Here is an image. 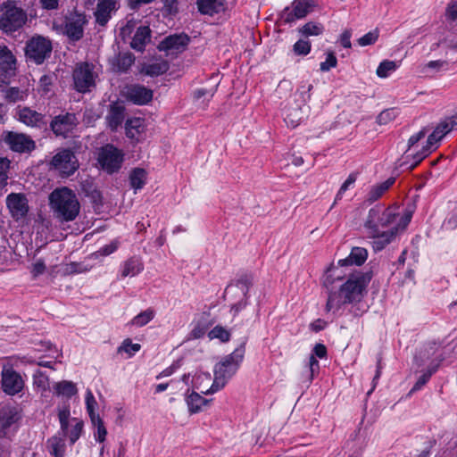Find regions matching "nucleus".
<instances>
[{
	"label": "nucleus",
	"mask_w": 457,
	"mask_h": 457,
	"mask_svg": "<svg viewBox=\"0 0 457 457\" xmlns=\"http://www.w3.org/2000/svg\"><path fill=\"white\" fill-rule=\"evenodd\" d=\"M371 278V271L350 273L338 292L329 293L326 304L327 312H336L343 304L360 303L367 294V287Z\"/></svg>",
	"instance_id": "obj_1"
},
{
	"label": "nucleus",
	"mask_w": 457,
	"mask_h": 457,
	"mask_svg": "<svg viewBox=\"0 0 457 457\" xmlns=\"http://www.w3.org/2000/svg\"><path fill=\"white\" fill-rule=\"evenodd\" d=\"M48 199L53 217L60 223L73 221L79 216L80 204L75 192L69 187L54 189Z\"/></svg>",
	"instance_id": "obj_2"
},
{
	"label": "nucleus",
	"mask_w": 457,
	"mask_h": 457,
	"mask_svg": "<svg viewBox=\"0 0 457 457\" xmlns=\"http://www.w3.org/2000/svg\"><path fill=\"white\" fill-rule=\"evenodd\" d=\"M246 342L247 337H245L237 348L215 365L213 383L207 393L212 394L220 390L236 374L244 360Z\"/></svg>",
	"instance_id": "obj_3"
},
{
	"label": "nucleus",
	"mask_w": 457,
	"mask_h": 457,
	"mask_svg": "<svg viewBox=\"0 0 457 457\" xmlns=\"http://www.w3.org/2000/svg\"><path fill=\"white\" fill-rule=\"evenodd\" d=\"M28 21L27 12L15 1L8 0L0 5V30L12 35L21 29Z\"/></svg>",
	"instance_id": "obj_4"
},
{
	"label": "nucleus",
	"mask_w": 457,
	"mask_h": 457,
	"mask_svg": "<svg viewBox=\"0 0 457 457\" xmlns=\"http://www.w3.org/2000/svg\"><path fill=\"white\" fill-rule=\"evenodd\" d=\"M397 217L395 209L393 207L384 209L381 206H375L370 209L364 222L367 235H377L378 230L394 225Z\"/></svg>",
	"instance_id": "obj_5"
},
{
	"label": "nucleus",
	"mask_w": 457,
	"mask_h": 457,
	"mask_svg": "<svg viewBox=\"0 0 457 457\" xmlns=\"http://www.w3.org/2000/svg\"><path fill=\"white\" fill-rule=\"evenodd\" d=\"M53 50L51 40L43 36H33L26 42L25 56L27 60L36 64H42Z\"/></svg>",
	"instance_id": "obj_6"
},
{
	"label": "nucleus",
	"mask_w": 457,
	"mask_h": 457,
	"mask_svg": "<svg viewBox=\"0 0 457 457\" xmlns=\"http://www.w3.org/2000/svg\"><path fill=\"white\" fill-rule=\"evenodd\" d=\"M87 23L84 12L77 10L70 12L64 18L63 34L73 42L80 40L84 36V27Z\"/></svg>",
	"instance_id": "obj_7"
},
{
	"label": "nucleus",
	"mask_w": 457,
	"mask_h": 457,
	"mask_svg": "<svg viewBox=\"0 0 457 457\" xmlns=\"http://www.w3.org/2000/svg\"><path fill=\"white\" fill-rule=\"evenodd\" d=\"M97 162L104 170L112 174L121 167L123 154L114 145L107 144L100 149Z\"/></svg>",
	"instance_id": "obj_8"
},
{
	"label": "nucleus",
	"mask_w": 457,
	"mask_h": 457,
	"mask_svg": "<svg viewBox=\"0 0 457 457\" xmlns=\"http://www.w3.org/2000/svg\"><path fill=\"white\" fill-rule=\"evenodd\" d=\"M51 165L62 176L69 177L78 170L79 162L71 149H62L52 158Z\"/></svg>",
	"instance_id": "obj_9"
},
{
	"label": "nucleus",
	"mask_w": 457,
	"mask_h": 457,
	"mask_svg": "<svg viewBox=\"0 0 457 457\" xmlns=\"http://www.w3.org/2000/svg\"><path fill=\"white\" fill-rule=\"evenodd\" d=\"M74 87L79 93H86L95 87L93 66L88 62H82L73 71Z\"/></svg>",
	"instance_id": "obj_10"
},
{
	"label": "nucleus",
	"mask_w": 457,
	"mask_h": 457,
	"mask_svg": "<svg viewBox=\"0 0 457 457\" xmlns=\"http://www.w3.org/2000/svg\"><path fill=\"white\" fill-rule=\"evenodd\" d=\"M17 70V60L12 51L4 45H0V87L8 84Z\"/></svg>",
	"instance_id": "obj_11"
},
{
	"label": "nucleus",
	"mask_w": 457,
	"mask_h": 457,
	"mask_svg": "<svg viewBox=\"0 0 457 457\" xmlns=\"http://www.w3.org/2000/svg\"><path fill=\"white\" fill-rule=\"evenodd\" d=\"M314 4L309 0H294L290 7H286L281 14L280 20L284 23H292L296 20L304 18L312 11Z\"/></svg>",
	"instance_id": "obj_12"
},
{
	"label": "nucleus",
	"mask_w": 457,
	"mask_h": 457,
	"mask_svg": "<svg viewBox=\"0 0 457 457\" xmlns=\"http://www.w3.org/2000/svg\"><path fill=\"white\" fill-rule=\"evenodd\" d=\"M4 142L12 151L20 154L30 153L36 148L35 141L23 133L9 131L4 136Z\"/></svg>",
	"instance_id": "obj_13"
},
{
	"label": "nucleus",
	"mask_w": 457,
	"mask_h": 457,
	"mask_svg": "<svg viewBox=\"0 0 457 457\" xmlns=\"http://www.w3.org/2000/svg\"><path fill=\"white\" fill-rule=\"evenodd\" d=\"M6 205L16 221L24 219L29 211V201L22 193L9 194L6 197Z\"/></svg>",
	"instance_id": "obj_14"
},
{
	"label": "nucleus",
	"mask_w": 457,
	"mask_h": 457,
	"mask_svg": "<svg viewBox=\"0 0 457 457\" xmlns=\"http://www.w3.org/2000/svg\"><path fill=\"white\" fill-rule=\"evenodd\" d=\"M77 118L74 113L66 112L55 116L50 122V128L57 137H67L68 135L76 128Z\"/></svg>",
	"instance_id": "obj_15"
},
{
	"label": "nucleus",
	"mask_w": 457,
	"mask_h": 457,
	"mask_svg": "<svg viewBox=\"0 0 457 457\" xmlns=\"http://www.w3.org/2000/svg\"><path fill=\"white\" fill-rule=\"evenodd\" d=\"M1 377L2 389L6 395H15L23 389L24 381L12 368L4 369Z\"/></svg>",
	"instance_id": "obj_16"
},
{
	"label": "nucleus",
	"mask_w": 457,
	"mask_h": 457,
	"mask_svg": "<svg viewBox=\"0 0 457 457\" xmlns=\"http://www.w3.org/2000/svg\"><path fill=\"white\" fill-rule=\"evenodd\" d=\"M120 4L119 0H97L96 8L94 12L96 23L105 27L112 18V13L119 10Z\"/></svg>",
	"instance_id": "obj_17"
},
{
	"label": "nucleus",
	"mask_w": 457,
	"mask_h": 457,
	"mask_svg": "<svg viewBox=\"0 0 457 457\" xmlns=\"http://www.w3.org/2000/svg\"><path fill=\"white\" fill-rule=\"evenodd\" d=\"M17 116L21 122L29 127L44 129L47 125L46 116L29 107L18 106Z\"/></svg>",
	"instance_id": "obj_18"
},
{
	"label": "nucleus",
	"mask_w": 457,
	"mask_h": 457,
	"mask_svg": "<svg viewBox=\"0 0 457 457\" xmlns=\"http://www.w3.org/2000/svg\"><path fill=\"white\" fill-rule=\"evenodd\" d=\"M125 96L134 104L145 105L153 100L154 92L143 85L133 84L127 87Z\"/></svg>",
	"instance_id": "obj_19"
},
{
	"label": "nucleus",
	"mask_w": 457,
	"mask_h": 457,
	"mask_svg": "<svg viewBox=\"0 0 457 457\" xmlns=\"http://www.w3.org/2000/svg\"><path fill=\"white\" fill-rule=\"evenodd\" d=\"M457 126V113L441 120L428 137V143L438 146L439 141Z\"/></svg>",
	"instance_id": "obj_20"
},
{
	"label": "nucleus",
	"mask_w": 457,
	"mask_h": 457,
	"mask_svg": "<svg viewBox=\"0 0 457 457\" xmlns=\"http://www.w3.org/2000/svg\"><path fill=\"white\" fill-rule=\"evenodd\" d=\"M68 430H59L46 441V449L54 457H64Z\"/></svg>",
	"instance_id": "obj_21"
},
{
	"label": "nucleus",
	"mask_w": 457,
	"mask_h": 457,
	"mask_svg": "<svg viewBox=\"0 0 457 457\" xmlns=\"http://www.w3.org/2000/svg\"><path fill=\"white\" fill-rule=\"evenodd\" d=\"M125 106L121 102H112L109 105L108 113L105 117L107 124L112 130H116L124 121Z\"/></svg>",
	"instance_id": "obj_22"
},
{
	"label": "nucleus",
	"mask_w": 457,
	"mask_h": 457,
	"mask_svg": "<svg viewBox=\"0 0 457 457\" xmlns=\"http://www.w3.org/2000/svg\"><path fill=\"white\" fill-rule=\"evenodd\" d=\"M112 71L126 73L135 62V56L130 52H120L110 59Z\"/></svg>",
	"instance_id": "obj_23"
},
{
	"label": "nucleus",
	"mask_w": 457,
	"mask_h": 457,
	"mask_svg": "<svg viewBox=\"0 0 457 457\" xmlns=\"http://www.w3.org/2000/svg\"><path fill=\"white\" fill-rule=\"evenodd\" d=\"M312 352L313 353L309 357V361L307 363V377L305 382H307L308 385L313 380L314 373L320 370V364L316 356L320 359L327 356V348L322 344H316Z\"/></svg>",
	"instance_id": "obj_24"
},
{
	"label": "nucleus",
	"mask_w": 457,
	"mask_h": 457,
	"mask_svg": "<svg viewBox=\"0 0 457 457\" xmlns=\"http://www.w3.org/2000/svg\"><path fill=\"white\" fill-rule=\"evenodd\" d=\"M253 285V277L250 274L244 273L240 275L235 282H231L226 287L225 293L233 295H237V293L241 295V296H249V289Z\"/></svg>",
	"instance_id": "obj_25"
},
{
	"label": "nucleus",
	"mask_w": 457,
	"mask_h": 457,
	"mask_svg": "<svg viewBox=\"0 0 457 457\" xmlns=\"http://www.w3.org/2000/svg\"><path fill=\"white\" fill-rule=\"evenodd\" d=\"M436 149V145H429L427 141L420 151L411 155L407 154L405 156L406 160L401 162L399 167L411 170Z\"/></svg>",
	"instance_id": "obj_26"
},
{
	"label": "nucleus",
	"mask_w": 457,
	"mask_h": 457,
	"mask_svg": "<svg viewBox=\"0 0 457 457\" xmlns=\"http://www.w3.org/2000/svg\"><path fill=\"white\" fill-rule=\"evenodd\" d=\"M190 38L187 34H175L165 37L161 43L162 50H176L182 52L189 44Z\"/></svg>",
	"instance_id": "obj_27"
},
{
	"label": "nucleus",
	"mask_w": 457,
	"mask_h": 457,
	"mask_svg": "<svg viewBox=\"0 0 457 457\" xmlns=\"http://www.w3.org/2000/svg\"><path fill=\"white\" fill-rule=\"evenodd\" d=\"M21 418L20 410L9 404L0 405V426L8 428Z\"/></svg>",
	"instance_id": "obj_28"
},
{
	"label": "nucleus",
	"mask_w": 457,
	"mask_h": 457,
	"mask_svg": "<svg viewBox=\"0 0 457 457\" xmlns=\"http://www.w3.org/2000/svg\"><path fill=\"white\" fill-rule=\"evenodd\" d=\"M397 235V228H390L388 230H378L377 235H368L373 239L372 247L375 252L383 250Z\"/></svg>",
	"instance_id": "obj_29"
},
{
	"label": "nucleus",
	"mask_w": 457,
	"mask_h": 457,
	"mask_svg": "<svg viewBox=\"0 0 457 457\" xmlns=\"http://www.w3.org/2000/svg\"><path fill=\"white\" fill-rule=\"evenodd\" d=\"M81 191L84 195L89 199L94 209L99 211L103 207V195L96 187L90 181L81 183Z\"/></svg>",
	"instance_id": "obj_30"
},
{
	"label": "nucleus",
	"mask_w": 457,
	"mask_h": 457,
	"mask_svg": "<svg viewBox=\"0 0 457 457\" xmlns=\"http://www.w3.org/2000/svg\"><path fill=\"white\" fill-rule=\"evenodd\" d=\"M151 29L148 26H139L130 42V46L136 51L143 52L145 45L150 41Z\"/></svg>",
	"instance_id": "obj_31"
},
{
	"label": "nucleus",
	"mask_w": 457,
	"mask_h": 457,
	"mask_svg": "<svg viewBox=\"0 0 457 457\" xmlns=\"http://www.w3.org/2000/svg\"><path fill=\"white\" fill-rule=\"evenodd\" d=\"M368 257V251L363 247H353L350 254L338 261L340 266H361L365 262Z\"/></svg>",
	"instance_id": "obj_32"
},
{
	"label": "nucleus",
	"mask_w": 457,
	"mask_h": 457,
	"mask_svg": "<svg viewBox=\"0 0 457 457\" xmlns=\"http://www.w3.org/2000/svg\"><path fill=\"white\" fill-rule=\"evenodd\" d=\"M196 5L201 14L213 16L223 10L224 0H196Z\"/></svg>",
	"instance_id": "obj_33"
},
{
	"label": "nucleus",
	"mask_w": 457,
	"mask_h": 457,
	"mask_svg": "<svg viewBox=\"0 0 457 457\" xmlns=\"http://www.w3.org/2000/svg\"><path fill=\"white\" fill-rule=\"evenodd\" d=\"M395 182V178L390 177L386 181L372 186L370 192L368 193L367 201L369 203H373L379 199L385 194V192L394 185Z\"/></svg>",
	"instance_id": "obj_34"
},
{
	"label": "nucleus",
	"mask_w": 457,
	"mask_h": 457,
	"mask_svg": "<svg viewBox=\"0 0 457 457\" xmlns=\"http://www.w3.org/2000/svg\"><path fill=\"white\" fill-rule=\"evenodd\" d=\"M53 389L54 394L57 396H62L68 399L71 398L78 393L76 384L69 380H62L55 383Z\"/></svg>",
	"instance_id": "obj_35"
},
{
	"label": "nucleus",
	"mask_w": 457,
	"mask_h": 457,
	"mask_svg": "<svg viewBox=\"0 0 457 457\" xmlns=\"http://www.w3.org/2000/svg\"><path fill=\"white\" fill-rule=\"evenodd\" d=\"M143 270V264L136 257L129 258L121 266V277H134Z\"/></svg>",
	"instance_id": "obj_36"
},
{
	"label": "nucleus",
	"mask_w": 457,
	"mask_h": 457,
	"mask_svg": "<svg viewBox=\"0 0 457 457\" xmlns=\"http://www.w3.org/2000/svg\"><path fill=\"white\" fill-rule=\"evenodd\" d=\"M188 411L191 413H196L202 410V406L206 405L209 401L200 395L198 393L192 392L186 398Z\"/></svg>",
	"instance_id": "obj_37"
},
{
	"label": "nucleus",
	"mask_w": 457,
	"mask_h": 457,
	"mask_svg": "<svg viewBox=\"0 0 457 457\" xmlns=\"http://www.w3.org/2000/svg\"><path fill=\"white\" fill-rule=\"evenodd\" d=\"M146 180V171L142 168H135L129 175V183L135 191L143 188Z\"/></svg>",
	"instance_id": "obj_38"
},
{
	"label": "nucleus",
	"mask_w": 457,
	"mask_h": 457,
	"mask_svg": "<svg viewBox=\"0 0 457 457\" xmlns=\"http://www.w3.org/2000/svg\"><path fill=\"white\" fill-rule=\"evenodd\" d=\"M324 26L320 22L309 21L299 29V33L305 37L320 36L324 32Z\"/></svg>",
	"instance_id": "obj_39"
},
{
	"label": "nucleus",
	"mask_w": 457,
	"mask_h": 457,
	"mask_svg": "<svg viewBox=\"0 0 457 457\" xmlns=\"http://www.w3.org/2000/svg\"><path fill=\"white\" fill-rule=\"evenodd\" d=\"M28 95L26 91L20 89L16 87L7 88L4 93V98L9 103H16L24 101Z\"/></svg>",
	"instance_id": "obj_40"
},
{
	"label": "nucleus",
	"mask_w": 457,
	"mask_h": 457,
	"mask_svg": "<svg viewBox=\"0 0 457 457\" xmlns=\"http://www.w3.org/2000/svg\"><path fill=\"white\" fill-rule=\"evenodd\" d=\"M344 266H340L338 263L337 265H332L329 267L326 272L325 279H324V286L328 287L331 286L336 280H341L344 278V275H342L341 268Z\"/></svg>",
	"instance_id": "obj_41"
},
{
	"label": "nucleus",
	"mask_w": 457,
	"mask_h": 457,
	"mask_svg": "<svg viewBox=\"0 0 457 457\" xmlns=\"http://www.w3.org/2000/svg\"><path fill=\"white\" fill-rule=\"evenodd\" d=\"M230 331L220 325L215 326L208 333L210 339H219L222 343L228 342L230 340Z\"/></svg>",
	"instance_id": "obj_42"
},
{
	"label": "nucleus",
	"mask_w": 457,
	"mask_h": 457,
	"mask_svg": "<svg viewBox=\"0 0 457 457\" xmlns=\"http://www.w3.org/2000/svg\"><path fill=\"white\" fill-rule=\"evenodd\" d=\"M154 317V311L146 309L133 318L131 324L137 327H143L149 323Z\"/></svg>",
	"instance_id": "obj_43"
},
{
	"label": "nucleus",
	"mask_w": 457,
	"mask_h": 457,
	"mask_svg": "<svg viewBox=\"0 0 457 457\" xmlns=\"http://www.w3.org/2000/svg\"><path fill=\"white\" fill-rule=\"evenodd\" d=\"M33 385L43 391H46L49 388L48 376L42 370H37L33 374Z\"/></svg>",
	"instance_id": "obj_44"
},
{
	"label": "nucleus",
	"mask_w": 457,
	"mask_h": 457,
	"mask_svg": "<svg viewBox=\"0 0 457 457\" xmlns=\"http://www.w3.org/2000/svg\"><path fill=\"white\" fill-rule=\"evenodd\" d=\"M397 65L395 62L385 60L379 63L376 73L379 78H386L389 73L395 71Z\"/></svg>",
	"instance_id": "obj_45"
},
{
	"label": "nucleus",
	"mask_w": 457,
	"mask_h": 457,
	"mask_svg": "<svg viewBox=\"0 0 457 457\" xmlns=\"http://www.w3.org/2000/svg\"><path fill=\"white\" fill-rule=\"evenodd\" d=\"M10 164L11 161L8 158L0 156V189L7 185Z\"/></svg>",
	"instance_id": "obj_46"
},
{
	"label": "nucleus",
	"mask_w": 457,
	"mask_h": 457,
	"mask_svg": "<svg viewBox=\"0 0 457 457\" xmlns=\"http://www.w3.org/2000/svg\"><path fill=\"white\" fill-rule=\"evenodd\" d=\"M312 44L309 40L299 39L293 46V52L295 55L305 56L310 54Z\"/></svg>",
	"instance_id": "obj_47"
},
{
	"label": "nucleus",
	"mask_w": 457,
	"mask_h": 457,
	"mask_svg": "<svg viewBox=\"0 0 457 457\" xmlns=\"http://www.w3.org/2000/svg\"><path fill=\"white\" fill-rule=\"evenodd\" d=\"M168 70V64L166 62H156L149 64L145 67V71L146 75L151 77L159 76L165 73Z\"/></svg>",
	"instance_id": "obj_48"
},
{
	"label": "nucleus",
	"mask_w": 457,
	"mask_h": 457,
	"mask_svg": "<svg viewBox=\"0 0 457 457\" xmlns=\"http://www.w3.org/2000/svg\"><path fill=\"white\" fill-rule=\"evenodd\" d=\"M140 348H141V345L139 344H133L131 339L127 338L118 347L117 352L118 353L124 352V353H128L129 357H131L136 353H137L140 350Z\"/></svg>",
	"instance_id": "obj_49"
},
{
	"label": "nucleus",
	"mask_w": 457,
	"mask_h": 457,
	"mask_svg": "<svg viewBox=\"0 0 457 457\" xmlns=\"http://www.w3.org/2000/svg\"><path fill=\"white\" fill-rule=\"evenodd\" d=\"M378 37H379V30L378 29H375L374 30H371V31L366 33L365 35H363L362 37H361L357 40V42H358V45L361 46H371V45H374L378 41Z\"/></svg>",
	"instance_id": "obj_50"
},
{
	"label": "nucleus",
	"mask_w": 457,
	"mask_h": 457,
	"mask_svg": "<svg viewBox=\"0 0 457 457\" xmlns=\"http://www.w3.org/2000/svg\"><path fill=\"white\" fill-rule=\"evenodd\" d=\"M443 228L446 230H453L457 228V204L452 209L444 220Z\"/></svg>",
	"instance_id": "obj_51"
},
{
	"label": "nucleus",
	"mask_w": 457,
	"mask_h": 457,
	"mask_svg": "<svg viewBox=\"0 0 457 457\" xmlns=\"http://www.w3.org/2000/svg\"><path fill=\"white\" fill-rule=\"evenodd\" d=\"M396 117L395 109H386L382 111L377 117V122L379 125H386Z\"/></svg>",
	"instance_id": "obj_52"
},
{
	"label": "nucleus",
	"mask_w": 457,
	"mask_h": 457,
	"mask_svg": "<svg viewBox=\"0 0 457 457\" xmlns=\"http://www.w3.org/2000/svg\"><path fill=\"white\" fill-rule=\"evenodd\" d=\"M412 212L406 210L403 214L399 218L398 221L395 220V225L392 228H397V233L400 230H404L411 220Z\"/></svg>",
	"instance_id": "obj_53"
},
{
	"label": "nucleus",
	"mask_w": 457,
	"mask_h": 457,
	"mask_svg": "<svg viewBox=\"0 0 457 457\" xmlns=\"http://www.w3.org/2000/svg\"><path fill=\"white\" fill-rule=\"evenodd\" d=\"M337 65V59L333 52L327 53L325 62H320V69L321 71H328L331 68H335Z\"/></svg>",
	"instance_id": "obj_54"
},
{
	"label": "nucleus",
	"mask_w": 457,
	"mask_h": 457,
	"mask_svg": "<svg viewBox=\"0 0 457 457\" xmlns=\"http://www.w3.org/2000/svg\"><path fill=\"white\" fill-rule=\"evenodd\" d=\"M137 21L135 19L128 20L126 24L120 29V36L125 40L129 37L137 27Z\"/></svg>",
	"instance_id": "obj_55"
},
{
	"label": "nucleus",
	"mask_w": 457,
	"mask_h": 457,
	"mask_svg": "<svg viewBox=\"0 0 457 457\" xmlns=\"http://www.w3.org/2000/svg\"><path fill=\"white\" fill-rule=\"evenodd\" d=\"M53 85V76L52 75H43L39 79V92L42 96L47 95L51 91V87Z\"/></svg>",
	"instance_id": "obj_56"
},
{
	"label": "nucleus",
	"mask_w": 457,
	"mask_h": 457,
	"mask_svg": "<svg viewBox=\"0 0 457 457\" xmlns=\"http://www.w3.org/2000/svg\"><path fill=\"white\" fill-rule=\"evenodd\" d=\"M249 296H242L237 302L230 305V313L233 317L238 315L248 305Z\"/></svg>",
	"instance_id": "obj_57"
},
{
	"label": "nucleus",
	"mask_w": 457,
	"mask_h": 457,
	"mask_svg": "<svg viewBox=\"0 0 457 457\" xmlns=\"http://www.w3.org/2000/svg\"><path fill=\"white\" fill-rule=\"evenodd\" d=\"M430 373H427L426 371L418 378L409 395H411L419 390H420L430 379Z\"/></svg>",
	"instance_id": "obj_58"
},
{
	"label": "nucleus",
	"mask_w": 457,
	"mask_h": 457,
	"mask_svg": "<svg viewBox=\"0 0 457 457\" xmlns=\"http://www.w3.org/2000/svg\"><path fill=\"white\" fill-rule=\"evenodd\" d=\"M98 404H97V402L96 401L94 395H93V393L91 392V390H87V393H86V407H87V412H92V411H96V408H97Z\"/></svg>",
	"instance_id": "obj_59"
},
{
	"label": "nucleus",
	"mask_w": 457,
	"mask_h": 457,
	"mask_svg": "<svg viewBox=\"0 0 457 457\" xmlns=\"http://www.w3.org/2000/svg\"><path fill=\"white\" fill-rule=\"evenodd\" d=\"M61 428H68L69 418H70V408L69 406L64 407L59 411L58 414Z\"/></svg>",
	"instance_id": "obj_60"
},
{
	"label": "nucleus",
	"mask_w": 457,
	"mask_h": 457,
	"mask_svg": "<svg viewBox=\"0 0 457 457\" xmlns=\"http://www.w3.org/2000/svg\"><path fill=\"white\" fill-rule=\"evenodd\" d=\"M428 132L427 128H423L418 133L412 135L408 140V150H411L412 146H414L420 139H422Z\"/></svg>",
	"instance_id": "obj_61"
},
{
	"label": "nucleus",
	"mask_w": 457,
	"mask_h": 457,
	"mask_svg": "<svg viewBox=\"0 0 457 457\" xmlns=\"http://www.w3.org/2000/svg\"><path fill=\"white\" fill-rule=\"evenodd\" d=\"M46 264L43 260L37 261L32 267L31 273L34 278L38 277L39 275H42L46 271Z\"/></svg>",
	"instance_id": "obj_62"
},
{
	"label": "nucleus",
	"mask_w": 457,
	"mask_h": 457,
	"mask_svg": "<svg viewBox=\"0 0 457 457\" xmlns=\"http://www.w3.org/2000/svg\"><path fill=\"white\" fill-rule=\"evenodd\" d=\"M140 120L139 119H131L128 120L126 122V135L127 137L130 138H136L137 135L139 133H137L134 129H132L133 123L139 124Z\"/></svg>",
	"instance_id": "obj_63"
},
{
	"label": "nucleus",
	"mask_w": 457,
	"mask_h": 457,
	"mask_svg": "<svg viewBox=\"0 0 457 457\" xmlns=\"http://www.w3.org/2000/svg\"><path fill=\"white\" fill-rule=\"evenodd\" d=\"M351 37L352 32L349 29H345L341 35H340V44L345 47L350 48L352 46L351 43Z\"/></svg>",
	"instance_id": "obj_64"
}]
</instances>
